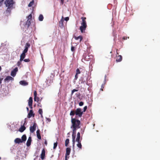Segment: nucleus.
I'll return each mask as SVG.
<instances>
[{"instance_id": "nucleus-1", "label": "nucleus", "mask_w": 160, "mask_h": 160, "mask_svg": "<svg viewBox=\"0 0 160 160\" xmlns=\"http://www.w3.org/2000/svg\"><path fill=\"white\" fill-rule=\"evenodd\" d=\"M71 122L72 125L71 127V128H75L78 129L80 127V121L79 120L76 119L72 117Z\"/></svg>"}, {"instance_id": "nucleus-2", "label": "nucleus", "mask_w": 160, "mask_h": 160, "mask_svg": "<svg viewBox=\"0 0 160 160\" xmlns=\"http://www.w3.org/2000/svg\"><path fill=\"white\" fill-rule=\"evenodd\" d=\"M14 3L15 2L13 0H6L4 2V4L6 7H8L7 11H9L12 8Z\"/></svg>"}, {"instance_id": "nucleus-3", "label": "nucleus", "mask_w": 160, "mask_h": 160, "mask_svg": "<svg viewBox=\"0 0 160 160\" xmlns=\"http://www.w3.org/2000/svg\"><path fill=\"white\" fill-rule=\"evenodd\" d=\"M81 18L82 20V22L81 23V26L80 27V29L81 32L82 33L83 31L85 30L87 27L86 22L85 21L86 18L82 17Z\"/></svg>"}, {"instance_id": "nucleus-4", "label": "nucleus", "mask_w": 160, "mask_h": 160, "mask_svg": "<svg viewBox=\"0 0 160 160\" xmlns=\"http://www.w3.org/2000/svg\"><path fill=\"white\" fill-rule=\"evenodd\" d=\"M72 128V147L73 149H74L75 144V139L76 138V130L77 128Z\"/></svg>"}, {"instance_id": "nucleus-5", "label": "nucleus", "mask_w": 160, "mask_h": 160, "mask_svg": "<svg viewBox=\"0 0 160 160\" xmlns=\"http://www.w3.org/2000/svg\"><path fill=\"white\" fill-rule=\"evenodd\" d=\"M75 111V115L79 117H81L83 114V112L82 111L80 108H77Z\"/></svg>"}, {"instance_id": "nucleus-6", "label": "nucleus", "mask_w": 160, "mask_h": 160, "mask_svg": "<svg viewBox=\"0 0 160 160\" xmlns=\"http://www.w3.org/2000/svg\"><path fill=\"white\" fill-rule=\"evenodd\" d=\"M71 148H67L66 149V153L65 154V160H67L69 158V157H67L69 155L70 152H71Z\"/></svg>"}, {"instance_id": "nucleus-7", "label": "nucleus", "mask_w": 160, "mask_h": 160, "mask_svg": "<svg viewBox=\"0 0 160 160\" xmlns=\"http://www.w3.org/2000/svg\"><path fill=\"white\" fill-rule=\"evenodd\" d=\"M36 124L35 123H34L33 126H31L30 128V132H32L33 133L34 132V131L36 130Z\"/></svg>"}, {"instance_id": "nucleus-8", "label": "nucleus", "mask_w": 160, "mask_h": 160, "mask_svg": "<svg viewBox=\"0 0 160 160\" xmlns=\"http://www.w3.org/2000/svg\"><path fill=\"white\" fill-rule=\"evenodd\" d=\"M27 52L26 51L24 52V51H23L22 53L21 54L20 56V61H22L23 60V59L26 56L25 53Z\"/></svg>"}, {"instance_id": "nucleus-9", "label": "nucleus", "mask_w": 160, "mask_h": 160, "mask_svg": "<svg viewBox=\"0 0 160 160\" xmlns=\"http://www.w3.org/2000/svg\"><path fill=\"white\" fill-rule=\"evenodd\" d=\"M18 68H15L12 71L11 75L14 77H15L16 75L17 72L18 71Z\"/></svg>"}, {"instance_id": "nucleus-10", "label": "nucleus", "mask_w": 160, "mask_h": 160, "mask_svg": "<svg viewBox=\"0 0 160 160\" xmlns=\"http://www.w3.org/2000/svg\"><path fill=\"white\" fill-rule=\"evenodd\" d=\"M31 24V21L29 20H27L25 23V27L26 28H28Z\"/></svg>"}, {"instance_id": "nucleus-11", "label": "nucleus", "mask_w": 160, "mask_h": 160, "mask_svg": "<svg viewBox=\"0 0 160 160\" xmlns=\"http://www.w3.org/2000/svg\"><path fill=\"white\" fill-rule=\"evenodd\" d=\"M14 80L13 78L11 76H7L4 79V81L5 82H9L10 81H13Z\"/></svg>"}, {"instance_id": "nucleus-12", "label": "nucleus", "mask_w": 160, "mask_h": 160, "mask_svg": "<svg viewBox=\"0 0 160 160\" xmlns=\"http://www.w3.org/2000/svg\"><path fill=\"white\" fill-rule=\"evenodd\" d=\"M32 97H30L28 100V104L30 108H32Z\"/></svg>"}, {"instance_id": "nucleus-13", "label": "nucleus", "mask_w": 160, "mask_h": 160, "mask_svg": "<svg viewBox=\"0 0 160 160\" xmlns=\"http://www.w3.org/2000/svg\"><path fill=\"white\" fill-rule=\"evenodd\" d=\"M52 77L51 76V79H50L49 81V80L47 79L46 82H47V84L48 86H49L50 84L51 83H52V79L54 76V75L53 74H52Z\"/></svg>"}, {"instance_id": "nucleus-14", "label": "nucleus", "mask_w": 160, "mask_h": 160, "mask_svg": "<svg viewBox=\"0 0 160 160\" xmlns=\"http://www.w3.org/2000/svg\"><path fill=\"white\" fill-rule=\"evenodd\" d=\"M30 44L29 43H26V44H25V48L23 50L24 51V52H25V51H26L27 52H28V48H29L30 47Z\"/></svg>"}, {"instance_id": "nucleus-15", "label": "nucleus", "mask_w": 160, "mask_h": 160, "mask_svg": "<svg viewBox=\"0 0 160 160\" xmlns=\"http://www.w3.org/2000/svg\"><path fill=\"white\" fill-rule=\"evenodd\" d=\"M64 21V20L63 19V17H62V19L59 21V26L61 28H62L63 26V22Z\"/></svg>"}, {"instance_id": "nucleus-16", "label": "nucleus", "mask_w": 160, "mask_h": 160, "mask_svg": "<svg viewBox=\"0 0 160 160\" xmlns=\"http://www.w3.org/2000/svg\"><path fill=\"white\" fill-rule=\"evenodd\" d=\"M32 141V138L31 137H29L27 141L26 145L28 147L30 146L31 145V142Z\"/></svg>"}, {"instance_id": "nucleus-17", "label": "nucleus", "mask_w": 160, "mask_h": 160, "mask_svg": "<svg viewBox=\"0 0 160 160\" xmlns=\"http://www.w3.org/2000/svg\"><path fill=\"white\" fill-rule=\"evenodd\" d=\"M19 83L22 85L25 86L28 84V83L25 81H21L19 82Z\"/></svg>"}, {"instance_id": "nucleus-18", "label": "nucleus", "mask_w": 160, "mask_h": 160, "mask_svg": "<svg viewBox=\"0 0 160 160\" xmlns=\"http://www.w3.org/2000/svg\"><path fill=\"white\" fill-rule=\"evenodd\" d=\"M45 150L43 149L42 152V153L41 154V158L42 159H43L45 156Z\"/></svg>"}, {"instance_id": "nucleus-19", "label": "nucleus", "mask_w": 160, "mask_h": 160, "mask_svg": "<svg viewBox=\"0 0 160 160\" xmlns=\"http://www.w3.org/2000/svg\"><path fill=\"white\" fill-rule=\"evenodd\" d=\"M76 142H78L79 141H81L80 140V133L79 132H78L77 133V138H76V140H75V141Z\"/></svg>"}, {"instance_id": "nucleus-20", "label": "nucleus", "mask_w": 160, "mask_h": 160, "mask_svg": "<svg viewBox=\"0 0 160 160\" xmlns=\"http://www.w3.org/2000/svg\"><path fill=\"white\" fill-rule=\"evenodd\" d=\"M122 56L119 55L117 57L116 62H120L122 60Z\"/></svg>"}, {"instance_id": "nucleus-21", "label": "nucleus", "mask_w": 160, "mask_h": 160, "mask_svg": "<svg viewBox=\"0 0 160 160\" xmlns=\"http://www.w3.org/2000/svg\"><path fill=\"white\" fill-rule=\"evenodd\" d=\"M34 114H33V112L32 110H31L29 113H28V118H30L32 116H34Z\"/></svg>"}, {"instance_id": "nucleus-22", "label": "nucleus", "mask_w": 160, "mask_h": 160, "mask_svg": "<svg viewBox=\"0 0 160 160\" xmlns=\"http://www.w3.org/2000/svg\"><path fill=\"white\" fill-rule=\"evenodd\" d=\"M14 142L16 143H19L22 142V141L21 139L19 138H18L15 139L14 140Z\"/></svg>"}, {"instance_id": "nucleus-23", "label": "nucleus", "mask_w": 160, "mask_h": 160, "mask_svg": "<svg viewBox=\"0 0 160 160\" xmlns=\"http://www.w3.org/2000/svg\"><path fill=\"white\" fill-rule=\"evenodd\" d=\"M37 136L38 138L39 139H41V137L40 134V130H38L36 132Z\"/></svg>"}, {"instance_id": "nucleus-24", "label": "nucleus", "mask_w": 160, "mask_h": 160, "mask_svg": "<svg viewBox=\"0 0 160 160\" xmlns=\"http://www.w3.org/2000/svg\"><path fill=\"white\" fill-rule=\"evenodd\" d=\"M78 143L77 144V146L80 149H81L82 148V145L81 142V141L77 142Z\"/></svg>"}, {"instance_id": "nucleus-25", "label": "nucleus", "mask_w": 160, "mask_h": 160, "mask_svg": "<svg viewBox=\"0 0 160 160\" xmlns=\"http://www.w3.org/2000/svg\"><path fill=\"white\" fill-rule=\"evenodd\" d=\"M25 127L24 126H22L19 129V131L21 132H22L25 129Z\"/></svg>"}, {"instance_id": "nucleus-26", "label": "nucleus", "mask_w": 160, "mask_h": 160, "mask_svg": "<svg viewBox=\"0 0 160 160\" xmlns=\"http://www.w3.org/2000/svg\"><path fill=\"white\" fill-rule=\"evenodd\" d=\"M74 38H75V39L77 40H78L79 39L80 42H81V40L82 39V37L81 36H79L78 37H75Z\"/></svg>"}, {"instance_id": "nucleus-27", "label": "nucleus", "mask_w": 160, "mask_h": 160, "mask_svg": "<svg viewBox=\"0 0 160 160\" xmlns=\"http://www.w3.org/2000/svg\"><path fill=\"white\" fill-rule=\"evenodd\" d=\"M26 136L25 135H23L22 137V142L23 141H25L26 140Z\"/></svg>"}, {"instance_id": "nucleus-28", "label": "nucleus", "mask_w": 160, "mask_h": 160, "mask_svg": "<svg viewBox=\"0 0 160 160\" xmlns=\"http://www.w3.org/2000/svg\"><path fill=\"white\" fill-rule=\"evenodd\" d=\"M43 19V17L42 14H40L38 18V19L40 21H42Z\"/></svg>"}, {"instance_id": "nucleus-29", "label": "nucleus", "mask_w": 160, "mask_h": 160, "mask_svg": "<svg viewBox=\"0 0 160 160\" xmlns=\"http://www.w3.org/2000/svg\"><path fill=\"white\" fill-rule=\"evenodd\" d=\"M106 75H105V78H104V80L103 83L102 84V86H101L102 88H104V85L105 84V83H106Z\"/></svg>"}, {"instance_id": "nucleus-30", "label": "nucleus", "mask_w": 160, "mask_h": 160, "mask_svg": "<svg viewBox=\"0 0 160 160\" xmlns=\"http://www.w3.org/2000/svg\"><path fill=\"white\" fill-rule=\"evenodd\" d=\"M69 139H67L65 141V146L66 147H67L68 144L69 143Z\"/></svg>"}, {"instance_id": "nucleus-31", "label": "nucleus", "mask_w": 160, "mask_h": 160, "mask_svg": "<svg viewBox=\"0 0 160 160\" xmlns=\"http://www.w3.org/2000/svg\"><path fill=\"white\" fill-rule=\"evenodd\" d=\"M75 114V111L74 110H72L70 113V115L71 116H73Z\"/></svg>"}, {"instance_id": "nucleus-32", "label": "nucleus", "mask_w": 160, "mask_h": 160, "mask_svg": "<svg viewBox=\"0 0 160 160\" xmlns=\"http://www.w3.org/2000/svg\"><path fill=\"white\" fill-rule=\"evenodd\" d=\"M33 3H34V1H32L29 3V4L28 5V6L29 7H31L33 4Z\"/></svg>"}, {"instance_id": "nucleus-33", "label": "nucleus", "mask_w": 160, "mask_h": 160, "mask_svg": "<svg viewBox=\"0 0 160 160\" xmlns=\"http://www.w3.org/2000/svg\"><path fill=\"white\" fill-rule=\"evenodd\" d=\"M39 98L38 97H37V96L35 97H34V100L35 101H38L39 100Z\"/></svg>"}, {"instance_id": "nucleus-34", "label": "nucleus", "mask_w": 160, "mask_h": 160, "mask_svg": "<svg viewBox=\"0 0 160 160\" xmlns=\"http://www.w3.org/2000/svg\"><path fill=\"white\" fill-rule=\"evenodd\" d=\"M28 20H29L31 21V19L32 18V15L31 14H30L28 17Z\"/></svg>"}, {"instance_id": "nucleus-35", "label": "nucleus", "mask_w": 160, "mask_h": 160, "mask_svg": "<svg viewBox=\"0 0 160 160\" xmlns=\"http://www.w3.org/2000/svg\"><path fill=\"white\" fill-rule=\"evenodd\" d=\"M58 143L57 142H55L54 144L53 149H55L57 146Z\"/></svg>"}, {"instance_id": "nucleus-36", "label": "nucleus", "mask_w": 160, "mask_h": 160, "mask_svg": "<svg viewBox=\"0 0 160 160\" xmlns=\"http://www.w3.org/2000/svg\"><path fill=\"white\" fill-rule=\"evenodd\" d=\"M80 73V72L79 69L78 68L76 70V74H78Z\"/></svg>"}, {"instance_id": "nucleus-37", "label": "nucleus", "mask_w": 160, "mask_h": 160, "mask_svg": "<svg viewBox=\"0 0 160 160\" xmlns=\"http://www.w3.org/2000/svg\"><path fill=\"white\" fill-rule=\"evenodd\" d=\"M39 112L41 116H42V109H40L39 110Z\"/></svg>"}, {"instance_id": "nucleus-38", "label": "nucleus", "mask_w": 160, "mask_h": 160, "mask_svg": "<svg viewBox=\"0 0 160 160\" xmlns=\"http://www.w3.org/2000/svg\"><path fill=\"white\" fill-rule=\"evenodd\" d=\"M24 62H28L30 61V60L29 59H25L23 60Z\"/></svg>"}, {"instance_id": "nucleus-39", "label": "nucleus", "mask_w": 160, "mask_h": 160, "mask_svg": "<svg viewBox=\"0 0 160 160\" xmlns=\"http://www.w3.org/2000/svg\"><path fill=\"white\" fill-rule=\"evenodd\" d=\"M78 91V90H77V89H73L72 91V93H71V94L72 95L74 93V92H77Z\"/></svg>"}, {"instance_id": "nucleus-40", "label": "nucleus", "mask_w": 160, "mask_h": 160, "mask_svg": "<svg viewBox=\"0 0 160 160\" xmlns=\"http://www.w3.org/2000/svg\"><path fill=\"white\" fill-rule=\"evenodd\" d=\"M21 61H20H20H19L17 63V65L18 67H19L21 65Z\"/></svg>"}, {"instance_id": "nucleus-41", "label": "nucleus", "mask_w": 160, "mask_h": 160, "mask_svg": "<svg viewBox=\"0 0 160 160\" xmlns=\"http://www.w3.org/2000/svg\"><path fill=\"white\" fill-rule=\"evenodd\" d=\"M79 105L80 106H82L83 105V102H80L79 103Z\"/></svg>"}, {"instance_id": "nucleus-42", "label": "nucleus", "mask_w": 160, "mask_h": 160, "mask_svg": "<svg viewBox=\"0 0 160 160\" xmlns=\"http://www.w3.org/2000/svg\"><path fill=\"white\" fill-rule=\"evenodd\" d=\"M87 106H85L84 108H83V112H85L87 109Z\"/></svg>"}, {"instance_id": "nucleus-43", "label": "nucleus", "mask_w": 160, "mask_h": 160, "mask_svg": "<svg viewBox=\"0 0 160 160\" xmlns=\"http://www.w3.org/2000/svg\"><path fill=\"white\" fill-rule=\"evenodd\" d=\"M34 97H35L37 96V92L35 91H34Z\"/></svg>"}, {"instance_id": "nucleus-44", "label": "nucleus", "mask_w": 160, "mask_h": 160, "mask_svg": "<svg viewBox=\"0 0 160 160\" xmlns=\"http://www.w3.org/2000/svg\"><path fill=\"white\" fill-rule=\"evenodd\" d=\"M69 17H66L65 18V20L66 21H68L69 20Z\"/></svg>"}, {"instance_id": "nucleus-45", "label": "nucleus", "mask_w": 160, "mask_h": 160, "mask_svg": "<svg viewBox=\"0 0 160 160\" xmlns=\"http://www.w3.org/2000/svg\"><path fill=\"white\" fill-rule=\"evenodd\" d=\"M74 47H73V46L72 47H71V50L72 52H73V51H74Z\"/></svg>"}, {"instance_id": "nucleus-46", "label": "nucleus", "mask_w": 160, "mask_h": 160, "mask_svg": "<svg viewBox=\"0 0 160 160\" xmlns=\"http://www.w3.org/2000/svg\"><path fill=\"white\" fill-rule=\"evenodd\" d=\"M78 78V75L76 74L75 76V79L76 80Z\"/></svg>"}, {"instance_id": "nucleus-47", "label": "nucleus", "mask_w": 160, "mask_h": 160, "mask_svg": "<svg viewBox=\"0 0 160 160\" xmlns=\"http://www.w3.org/2000/svg\"><path fill=\"white\" fill-rule=\"evenodd\" d=\"M84 130H83L82 129L81 130V134H83V133H84Z\"/></svg>"}, {"instance_id": "nucleus-48", "label": "nucleus", "mask_w": 160, "mask_h": 160, "mask_svg": "<svg viewBox=\"0 0 160 160\" xmlns=\"http://www.w3.org/2000/svg\"><path fill=\"white\" fill-rule=\"evenodd\" d=\"M4 0H0V6L2 4V3Z\"/></svg>"}, {"instance_id": "nucleus-49", "label": "nucleus", "mask_w": 160, "mask_h": 160, "mask_svg": "<svg viewBox=\"0 0 160 160\" xmlns=\"http://www.w3.org/2000/svg\"><path fill=\"white\" fill-rule=\"evenodd\" d=\"M61 1V3L62 4L63 3V2L64 0H60Z\"/></svg>"}, {"instance_id": "nucleus-50", "label": "nucleus", "mask_w": 160, "mask_h": 160, "mask_svg": "<svg viewBox=\"0 0 160 160\" xmlns=\"http://www.w3.org/2000/svg\"><path fill=\"white\" fill-rule=\"evenodd\" d=\"M3 80V78H0V84H1L2 83V81Z\"/></svg>"}, {"instance_id": "nucleus-51", "label": "nucleus", "mask_w": 160, "mask_h": 160, "mask_svg": "<svg viewBox=\"0 0 160 160\" xmlns=\"http://www.w3.org/2000/svg\"><path fill=\"white\" fill-rule=\"evenodd\" d=\"M46 118L48 122H50L51 121L50 119V118Z\"/></svg>"}, {"instance_id": "nucleus-52", "label": "nucleus", "mask_w": 160, "mask_h": 160, "mask_svg": "<svg viewBox=\"0 0 160 160\" xmlns=\"http://www.w3.org/2000/svg\"><path fill=\"white\" fill-rule=\"evenodd\" d=\"M44 143H45V144H46V145H47V141H45V142Z\"/></svg>"}, {"instance_id": "nucleus-53", "label": "nucleus", "mask_w": 160, "mask_h": 160, "mask_svg": "<svg viewBox=\"0 0 160 160\" xmlns=\"http://www.w3.org/2000/svg\"><path fill=\"white\" fill-rule=\"evenodd\" d=\"M27 110L28 111V110H29V108H28V107H27Z\"/></svg>"}, {"instance_id": "nucleus-54", "label": "nucleus", "mask_w": 160, "mask_h": 160, "mask_svg": "<svg viewBox=\"0 0 160 160\" xmlns=\"http://www.w3.org/2000/svg\"><path fill=\"white\" fill-rule=\"evenodd\" d=\"M123 39H124V40H125V39H127L125 37H124L123 38Z\"/></svg>"}, {"instance_id": "nucleus-55", "label": "nucleus", "mask_w": 160, "mask_h": 160, "mask_svg": "<svg viewBox=\"0 0 160 160\" xmlns=\"http://www.w3.org/2000/svg\"><path fill=\"white\" fill-rule=\"evenodd\" d=\"M1 69H2L1 67V66H0V72L1 71Z\"/></svg>"}, {"instance_id": "nucleus-56", "label": "nucleus", "mask_w": 160, "mask_h": 160, "mask_svg": "<svg viewBox=\"0 0 160 160\" xmlns=\"http://www.w3.org/2000/svg\"><path fill=\"white\" fill-rule=\"evenodd\" d=\"M70 134V132H68V135H69Z\"/></svg>"}, {"instance_id": "nucleus-57", "label": "nucleus", "mask_w": 160, "mask_h": 160, "mask_svg": "<svg viewBox=\"0 0 160 160\" xmlns=\"http://www.w3.org/2000/svg\"><path fill=\"white\" fill-rule=\"evenodd\" d=\"M103 88H101V89H101V90L103 91V89H103Z\"/></svg>"}, {"instance_id": "nucleus-58", "label": "nucleus", "mask_w": 160, "mask_h": 160, "mask_svg": "<svg viewBox=\"0 0 160 160\" xmlns=\"http://www.w3.org/2000/svg\"><path fill=\"white\" fill-rule=\"evenodd\" d=\"M41 117L42 118H43V116H42H42H41Z\"/></svg>"}, {"instance_id": "nucleus-59", "label": "nucleus", "mask_w": 160, "mask_h": 160, "mask_svg": "<svg viewBox=\"0 0 160 160\" xmlns=\"http://www.w3.org/2000/svg\"><path fill=\"white\" fill-rule=\"evenodd\" d=\"M95 126V124H94L93 125V126Z\"/></svg>"}, {"instance_id": "nucleus-60", "label": "nucleus", "mask_w": 160, "mask_h": 160, "mask_svg": "<svg viewBox=\"0 0 160 160\" xmlns=\"http://www.w3.org/2000/svg\"><path fill=\"white\" fill-rule=\"evenodd\" d=\"M1 159V158L0 157V160Z\"/></svg>"}]
</instances>
